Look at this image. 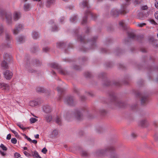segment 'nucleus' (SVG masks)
<instances>
[{
	"instance_id": "obj_1",
	"label": "nucleus",
	"mask_w": 158,
	"mask_h": 158,
	"mask_svg": "<svg viewBox=\"0 0 158 158\" xmlns=\"http://www.w3.org/2000/svg\"><path fill=\"white\" fill-rule=\"evenodd\" d=\"M84 111L82 110H76L73 114V115L76 118L80 120L82 118L84 114Z\"/></svg>"
},
{
	"instance_id": "obj_2",
	"label": "nucleus",
	"mask_w": 158,
	"mask_h": 158,
	"mask_svg": "<svg viewBox=\"0 0 158 158\" xmlns=\"http://www.w3.org/2000/svg\"><path fill=\"white\" fill-rule=\"evenodd\" d=\"M0 16L2 18H3V16H5L6 19V21L8 24H10L11 23L12 17L11 14L10 13H1Z\"/></svg>"
},
{
	"instance_id": "obj_3",
	"label": "nucleus",
	"mask_w": 158,
	"mask_h": 158,
	"mask_svg": "<svg viewBox=\"0 0 158 158\" xmlns=\"http://www.w3.org/2000/svg\"><path fill=\"white\" fill-rule=\"evenodd\" d=\"M3 74L4 77L7 80L10 79L13 76L12 73L9 70L5 71Z\"/></svg>"
},
{
	"instance_id": "obj_4",
	"label": "nucleus",
	"mask_w": 158,
	"mask_h": 158,
	"mask_svg": "<svg viewBox=\"0 0 158 158\" xmlns=\"http://www.w3.org/2000/svg\"><path fill=\"white\" fill-rule=\"evenodd\" d=\"M23 29L22 26L21 24L18 25L16 27L15 29L13 30V33L15 34H17L20 31Z\"/></svg>"
},
{
	"instance_id": "obj_5",
	"label": "nucleus",
	"mask_w": 158,
	"mask_h": 158,
	"mask_svg": "<svg viewBox=\"0 0 158 158\" xmlns=\"http://www.w3.org/2000/svg\"><path fill=\"white\" fill-rule=\"evenodd\" d=\"M44 111L46 113H48L50 112L51 109L50 107L48 105L45 106L43 107Z\"/></svg>"
},
{
	"instance_id": "obj_6",
	"label": "nucleus",
	"mask_w": 158,
	"mask_h": 158,
	"mask_svg": "<svg viewBox=\"0 0 158 158\" xmlns=\"http://www.w3.org/2000/svg\"><path fill=\"white\" fill-rule=\"evenodd\" d=\"M0 88H2L6 90H8L9 89V85L4 83H0Z\"/></svg>"
},
{
	"instance_id": "obj_7",
	"label": "nucleus",
	"mask_w": 158,
	"mask_h": 158,
	"mask_svg": "<svg viewBox=\"0 0 158 158\" xmlns=\"http://www.w3.org/2000/svg\"><path fill=\"white\" fill-rule=\"evenodd\" d=\"M32 36L34 39H37L40 36V35L36 31H33L32 33Z\"/></svg>"
},
{
	"instance_id": "obj_8",
	"label": "nucleus",
	"mask_w": 158,
	"mask_h": 158,
	"mask_svg": "<svg viewBox=\"0 0 158 158\" xmlns=\"http://www.w3.org/2000/svg\"><path fill=\"white\" fill-rule=\"evenodd\" d=\"M55 3V0H47L46 6L47 7H49L50 6L54 4Z\"/></svg>"
},
{
	"instance_id": "obj_9",
	"label": "nucleus",
	"mask_w": 158,
	"mask_h": 158,
	"mask_svg": "<svg viewBox=\"0 0 158 158\" xmlns=\"http://www.w3.org/2000/svg\"><path fill=\"white\" fill-rule=\"evenodd\" d=\"M20 14L19 12H15L14 15V18L15 20H17L20 17Z\"/></svg>"
},
{
	"instance_id": "obj_10",
	"label": "nucleus",
	"mask_w": 158,
	"mask_h": 158,
	"mask_svg": "<svg viewBox=\"0 0 158 158\" xmlns=\"http://www.w3.org/2000/svg\"><path fill=\"white\" fill-rule=\"evenodd\" d=\"M32 156L33 157L35 158H42L39 155L38 153L36 151H34V152H32Z\"/></svg>"
},
{
	"instance_id": "obj_11",
	"label": "nucleus",
	"mask_w": 158,
	"mask_h": 158,
	"mask_svg": "<svg viewBox=\"0 0 158 158\" xmlns=\"http://www.w3.org/2000/svg\"><path fill=\"white\" fill-rule=\"evenodd\" d=\"M65 102L70 105H72L73 103V99L71 98H69L65 101Z\"/></svg>"
},
{
	"instance_id": "obj_12",
	"label": "nucleus",
	"mask_w": 158,
	"mask_h": 158,
	"mask_svg": "<svg viewBox=\"0 0 158 158\" xmlns=\"http://www.w3.org/2000/svg\"><path fill=\"white\" fill-rule=\"evenodd\" d=\"M50 24L52 26H54L55 28L54 29L53 27H52V31H56L57 29V27L55 25H53V24L54 23V21L52 20L50 21Z\"/></svg>"
},
{
	"instance_id": "obj_13",
	"label": "nucleus",
	"mask_w": 158,
	"mask_h": 158,
	"mask_svg": "<svg viewBox=\"0 0 158 158\" xmlns=\"http://www.w3.org/2000/svg\"><path fill=\"white\" fill-rule=\"evenodd\" d=\"M30 106H34L38 104V102L36 101H31L30 102Z\"/></svg>"
},
{
	"instance_id": "obj_14",
	"label": "nucleus",
	"mask_w": 158,
	"mask_h": 158,
	"mask_svg": "<svg viewBox=\"0 0 158 158\" xmlns=\"http://www.w3.org/2000/svg\"><path fill=\"white\" fill-rule=\"evenodd\" d=\"M1 65V66L4 69H7L8 67L5 61H3Z\"/></svg>"
},
{
	"instance_id": "obj_15",
	"label": "nucleus",
	"mask_w": 158,
	"mask_h": 158,
	"mask_svg": "<svg viewBox=\"0 0 158 158\" xmlns=\"http://www.w3.org/2000/svg\"><path fill=\"white\" fill-rule=\"evenodd\" d=\"M30 9V6L28 4H25L24 5V9L25 11H27L29 10Z\"/></svg>"
},
{
	"instance_id": "obj_16",
	"label": "nucleus",
	"mask_w": 158,
	"mask_h": 158,
	"mask_svg": "<svg viewBox=\"0 0 158 158\" xmlns=\"http://www.w3.org/2000/svg\"><path fill=\"white\" fill-rule=\"evenodd\" d=\"M52 116L50 115H48L46 117V121L48 122H50L52 120Z\"/></svg>"
},
{
	"instance_id": "obj_17",
	"label": "nucleus",
	"mask_w": 158,
	"mask_h": 158,
	"mask_svg": "<svg viewBox=\"0 0 158 158\" xmlns=\"http://www.w3.org/2000/svg\"><path fill=\"white\" fill-rule=\"evenodd\" d=\"M36 91L39 92H44V88L41 87H38L36 88Z\"/></svg>"
},
{
	"instance_id": "obj_18",
	"label": "nucleus",
	"mask_w": 158,
	"mask_h": 158,
	"mask_svg": "<svg viewBox=\"0 0 158 158\" xmlns=\"http://www.w3.org/2000/svg\"><path fill=\"white\" fill-rule=\"evenodd\" d=\"M108 150H110V149L109 148H108L106 149L99 150L98 151V152L100 153L103 154L105 153L106 151Z\"/></svg>"
},
{
	"instance_id": "obj_19",
	"label": "nucleus",
	"mask_w": 158,
	"mask_h": 158,
	"mask_svg": "<svg viewBox=\"0 0 158 158\" xmlns=\"http://www.w3.org/2000/svg\"><path fill=\"white\" fill-rule=\"evenodd\" d=\"M81 155L82 156H86L88 155V153L85 151H82L81 152Z\"/></svg>"
},
{
	"instance_id": "obj_20",
	"label": "nucleus",
	"mask_w": 158,
	"mask_h": 158,
	"mask_svg": "<svg viewBox=\"0 0 158 158\" xmlns=\"http://www.w3.org/2000/svg\"><path fill=\"white\" fill-rule=\"evenodd\" d=\"M141 103L142 104H144L147 101V98L146 97H143L141 99Z\"/></svg>"
},
{
	"instance_id": "obj_21",
	"label": "nucleus",
	"mask_w": 158,
	"mask_h": 158,
	"mask_svg": "<svg viewBox=\"0 0 158 158\" xmlns=\"http://www.w3.org/2000/svg\"><path fill=\"white\" fill-rule=\"evenodd\" d=\"M147 121L146 120H143L141 121L140 122V124L143 126L145 123H147Z\"/></svg>"
},
{
	"instance_id": "obj_22",
	"label": "nucleus",
	"mask_w": 158,
	"mask_h": 158,
	"mask_svg": "<svg viewBox=\"0 0 158 158\" xmlns=\"http://www.w3.org/2000/svg\"><path fill=\"white\" fill-rule=\"evenodd\" d=\"M81 5L82 7H84L85 6H87V2L86 1H84L81 3Z\"/></svg>"
},
{
	"instance_id": "obj_23",
	"label": "nucleus",
	"mask_w": 158,
	"mask_h": 158,
	"mask_svg": "<svg viewBox=\"0 0 158 158\" xmlns=\"http://www.w3.org/2000/svg\"><path fill=\"white\" fill-rule=\"evenodd\" d=\"M4 31L3 27L2 25H0V35Z\"/></svg>"
},
{
	"instance_id": "obj_24",
	"label": "nucleus",
	"mask_w": 158,
	"mask_h": 158,
	"mask_svg": "<svg viewBox=\"0 0 158 158\" xmlns=\"http://www.w3.org/2000/svg\"><path fill=\"white\" fill-rule=\"evenodd\" d=\"M24 39V38L22 36H20L17 38V40L19 42L22 41Z\"/></svg>"
},
{
	"instance_id": "obj_25",
	"label": "nucleus",
	"mask_w": 158,
	"mask_h": 158,
	"mask_svg": "<svg viewBox=\"0 0 158 158\" xmlns=\"http://www.w3.org/2000/svg\"><path fill=\"white\" fill-rule=\"evenodd\" d=\"M146 25V23H139L137 24L138 26L141 27H143Z\"/></svg>"
},
{
	"instance_id": "obj_26",
	"label": "nucleus",
	"mask_w": 158,
	"mask_h": 158,
	"mask_svg": "<svg viewBox=\"0 0 158 158\" xmlns=\"http://www.w3.org/2000/svg\"><path fill=\"white\" fill-rule=\"evenodd\" d=\"M37 119L35 118H31L30 119V123H34L35 122H36L37 121Z\"/></svg>"
},
{
	"instance_id": "obj_27",
	"label": "nucleus",
	"mask_w": 158,
	"mask_h": 158,
	"mask_svg": "<svg viewBox=\"0 0 158 158\" xmlns=\"http://www.w3.org/2000/svg\"><path fill=\"white\" fill-rule=\"evenodd\" d=\"M77 17L76 16H73V17H71L70 18V20L71 22H73L74 21H75L77 19Z\"/></svg>"
},
{
	"instance_id": "obj_28",
	"label": "nucleus",
	"mask_w": 158,
	"mask_h": 158,
	"mask_svg": "<svg viewBox=\"0 0 158 158\" xmlns=\"http://www.w3.org/2000/svg\"><path fill=\"white\" fill-rule=\"evenodd\" d=\"M0 147L4 151H6L7 150V148L3 144H1L0 146Z\"/></svg>"
},
{
	"instance_id": "obj_29",
	"label": "nucleus",
	"mask_w": 158,
	"mask_h": 158,
	"mask_svg": "<svg viewBox=\"0 0 158 158\" xmlns=\"http://www.w3.org/2000/svg\"><path fill=\"white\" fill-rule=\"evenodd\" d=\"M11 143L14 144H16L17 143V141L16 138H12L11 140Z\"/></svg>"
},
{
	"instance_id": "obj_30",
	"label": "nucleus",
	"mask_w": 158,
	"mask_h": 158,
	"mask_svg": "<svg viewBox=\"0 0 158 158\" xmlns=\"http://www.w3.org/2000/svg\"><path fill=\"white\" fill-rule=\"evenodd\" d=\"M87 22V19L86 17H85L83 19L81 22V23L82 24H84L85 23Z\"/></svg>"
},
{
	"instance_id": "obj_31",
	"label": "nucleus",
	"mask_w": 158,
	"mask_h": 158,
	"mask_svg": "<svg viewBox=\"0 0 158 158\" xmlns=\"http://www.w3.org/2000/svg\"><path fill=\"white\" fill-rule=\"evenodd\" d=\"M56 122L59 124H60V123L61 120L60 118L57 117L56 119Z\"/></svg>"
},
{
	"instance_id": "obj_32",
	"label": "nucleus",
	"mask_w": 158,
	"mask_h": 158,
	"mask_svg": "<svg viewBox=\"0 0 158 158\" xmlns=\"http://www.w3.org/2000/svg\"><path fill=\"white\" fill-rule=\"evenodd\" d=\"M58 134V132L56 130H55L53 131L52 132L53 135H54L55 136H56V135H57Z\"/></svg>"
},
{
	"instance_id": "obj_33",
	"label": "nucleus",
	"mask_w": 158,
	"mask_h": 158,
	"mask_svg": "<svg viewBox=\"0 0 158 158\" xmlns=\"http://www.w3.org/2000/svg\"><path fill=\"white\" fill-rule=\"evenodd\" d=\"M14 156L15 158H18L20 157V154L18 153H15L14 154Z\"/></svg>"
},
{
	"instance_id": "obj_34",
	"label": "nucleus",
	"mask_w": 158,
	"mask_h": 158,
	"mask_svg": "<svg viewBox=\"0 0 158 158\" xmlns=\"http://www.w3.org/2000/svg\"><path fill=\"white\" fill-rule=\"evenodd\" d=\"M148 20L152 24L155 25L156 24V23L153 19Z\"/></svg>"
},
{
	"instance_id": "obj_35",
	"label": "nucleus",
	"mask_w": 158,
	"mask_h": 158,
	"mask_svg": "<svg viewBox=\"0 0 158 158\" xmlns=\"http://www.w3.org/2000/svg\"><path fill=\"white\" fill-rule=\"evenodd\" d=\"M4 57L5 59H6V60H8V57H9V55L7 54H6L4 55Z\"/></svg>"
},
{
	"instance_id": "obj_36",
	"label": "nucleus",
	"mask_w": 158,
	"mask_h": 158,
	"mask_svg": "<svg viewBox=\"0 0 158 158\" xmlns=\"http://www.w3.org/2000/svg\"><path fill=\"white\" fill-rule=\"evenodd\" d=\"M47 151V150L45 148H44L41 151L44 154L46 153Z\"/></svg>"
},
{
	"instance_id": "obj_37",
	"label": "nucleus",
	"mask_w": 158,
	"mask_h": 158,
	"mask_svg": "<svg viewBox=\"0 0 158 158\" xmlns=\"http://www.w3.org/2000/svg\"><path fill=\"white\" fill-rule=\"evenodd\" d=\"M124 24V22L123 21H121L119 22V25L122 27H123Z\"/></svg>"
},
{
	"instance_id": "obj_38",
	"label": "nucleus",
	"mask_w": 158,
	"mask_h": 158,
	"mask_svg": "<svg viewBox=\"0 0 158 158\" xmlns=\"http://www.w3.org/2000/svg\"><path fill=\"white\" fill-rule=\"evenodd\" d=\"M11 131L17 137L18 135L17 132L15 131L14 130H11Z\"/></svg>"
},
{
	"instance_id": "obj_39",
	"label": "nucleus",
	"mask_w": 158,
	"mask_h": 158,
	"mask_svg": "<svg viewBox=\"0 0 158 158\" xmlns=\"http://www.w3.org/2000/svg\"><path fill=\"white\" fill-rule=\"evenodd\" d=\"M155 18L156 19L158 20V11H156L154 14Z\"/></svg>"
},
{
	"instance_id": "obj_40",
	"label": "nucleus",
	"mask_w": 158,
	"mask_h": 158,
	"mask_svg": "<svg viewBox=\"0 0 158 158\" xmlns=\"http://www.w3.org/2000/svg\"><path fill=\"white\" fill-rule=\"evenodd\" d=\"M49 48L48 47H46L43 48V50L44 52H47L49 50Z\"/></svg>"
},
{
	"instance_id": "obj_41",
	"label": "nucleus",
	"mask_w": 158,
	"mask_h": 158,
	"mask_svg": "<svg viewBox=\"0 0 158 158\" xmlns=\"http://www.w3.org/2000/svg\"><path fill=\"white\" fill-rule=\"evenodd\" d=\"M23 135L25 136V138H26L28 141H31V138L29 137H28L27 136H26V135L25 134H23Z\"/></svg>"
},
{
	"instance_id": "obj_42",
	"label": "nucleus",
	"mask_w": 158,
	"mask_h": 158,
	"mask_svg": "<svg viewBox=\"0 0 158 158\" xmlns=\"http://www.w3.org/2000/svg\"><path fill=\"white\" fill-rule=\"evenodd\" d=\"M23 153L27 157L31 156V155L30 154L28 153L26 151H24L23 152Z\"/></svg>"
},
{
	"instance_id": "obj_43",
	"label": "nucleus",
	"mask_w": 158,
	"mask_h": 158,
	"mask_svg": "<svg viewBox=\"0 0 158 158\" xmlns=\"http://www.w3.org/2000/svg\"><path fill=\"white\" fill-rule=\"evenodd\" d=\"M131 136L132 138H135L137 136V135L135 133H132L131 135Z\"/></svg>"
},
{
	"instance_id": "obj_44",
	"label": "nucleus",
	"mask_w": 158,
	"mask_h": 158,
	"mask_svg": "<svg viewBox=\"0 0 158 158\" xmlns=\"http://www.w3.org/2000/svg\"><path fill=\"white\" fill-rule=\"evenodd\" d=\"M30 142H31V143H34V144H36L37 143V141L36 140H32L31 139V141H29Z\"/></svg>"
},
{
	"instance_id": "obj_45",
	"label": "nucleus",
	"mask_w": 158,
	"mask_h": 158,
	"mask_svg": "<svg viewBox=\"0 0 158 158\" xmlns=\"http://www.w3.org/2000/svg\"><path fill=\"white\" fill-rule=\"evenodd\" d=\"M148 8V7L147 6H144L141 7V9L143 10H146Z\"/></svg>"
},
{
	"instance_id": "obj_46",
	"label": "nucleus",
	"mask_w": 158,
	"mask_h": 158,
	"mask_svg": "<svg viewBox=\"0 0 158 158\" xmlns=\"http://www.w3.org/2000/svg\"><path fill=\"white\" fill-rule=\"evenodd\" d=\"M11 138V135L10 134H8L6 137V139H10Z\"/></svg>"
},
{
	"instance_id": "obj_47",
	"label": "nucleus",
	"mask_w": 158,
	"mask_h": 158,
	"mask_svg": "<svg viewBox=\"0 0 158 158\" xmlns=\"http://www.w3.org/2000/svg\"><path fill=\"white\" fill-rule=\"evenodd\" d=\"M62 44L61 43H59L57 44V46L58 48H60V46H62Z\"/></svg>"
},
{
	"instance_id": "obj_48",
	"label": "nucleus",
	"mask_w": 158,
	"mask_h": 158,
	"mask_svg": "<svg viewBox=\"0 0 158 158\" xmlns=\"http://www.w3.org/2000/svg\"><path fill=\"white\" fill-rule=\"evenodd\" d=\"M0 152L2 156H4L6 154V153L5 152L2 151H0Z\"/></svg>"
},
{
	"instance_id": "obj_49",
	"label": "nucleus",
	"mask_w": 158,
	"mask_h": 158,
	"mask_svg": "<svg viewBox=\"0 0 158 158\" xmlns=\"http://www.w3.org/2000/svg\"><path fill=\"white\" fill-rule=\"evenodd\" d=\"M155 6L156 8H158V2H156Z\"/></svg>"
},
{
	"instance_id": "obj_50",
	"label": "nucleus",
	"mask_w": 158,
	"mask_h": 158,
	"mask_svg": "<svg viewBox=\"0 0 158 158\" xmlns=\"http://www.w3.org/2000/svg\"><path fill=\"white\" fill-rule=\"evenodd\" d=\"M6 38L7 39H8L10 38V35L9 34H6Z\"/></svg>"
},
{
	"instance_id": "obj_51",
	"label": "nucleus",
	"mask_w": 158,
	"mask_h": 158,
	"mask_svg": "<svg viewBox=\"0 0 158 158\" xmlns=\"http://www.w3.org/2000/svg\"><path fill=\"white\" fill-rule=\"evenodd\" d=\"M22 129H24L25 128H23V126L21 125H18Z\"/></svg>"
},
{
	"instance_id": "obj_52",
	"label": "nucleus",
	"mask_w": 158,
	"mask_h": 158,
	"mask_svg": "<svg viewBox=\"0 0 158 158\" xmlns=\"http://www.w3.org/2000/svg\"><path fill=\"white\" fill-rule=\"evenodd\" d=\"M64 18L63 17H61L60 19V22H62V21L64 20Z\"/></svg>"
},
{
	"instance_id": "obj_53",
	"label": "nucleus",
	"mask_w": 158,
	"mask_h": 158,
	"mask_svg": "<svg viewBox=\"0 0 158 158\" xmlns=\"http://www.w3.org/2000/svg\"><path fill=\"white\" fill-rule=\"evenodd\" d=\"M35 138L37 139L39 137V135L38 134H37L35 135Z\"/></svg>"
},
{
	"instance_id": "obj_54",
	"label": "nucleus",
	"mask_w": 158,
	"mask_h": 158,
	"mask_svg": "<svg viewBox=\"0 0 158 158\" xmlns=\"http://www.w3.org/2000/svg\"><path fill=\"white\" fill-rule=\"evenodd\" d=\"M58 91L59 92H61V91H63V90L62 89H61V90L59 88H58Z\"/></svg>"
},
{
	"instance_id": "obj_55",
	"label": "nucleus",
	"mask_w": 158,
	"mask_h": 158,
	"mask_svg": "<svg viewBox=\"0 0 158 158\" xmlns=\"http://www.w3.org/2000/svg\"><path fill=\"white\" fill-rule=\"evenodd\" d=\"M23 149H24V150H27V147H24L23 148Z\"/></svg>"
},
{
	"instance_id": "obj_56",
	"label": "nucleus",
	"mask_w": 158,
	"mask_h": 158,
	"mask_svg": "<svg viewBox=\"0 0 158 158\" xmlns=\"http://www.w3.org/2000/svg\"><path fill=\"white\" fill-rule=\"evenodd\" d=\"M132 36H131V37L133 38L135 36V35L133 34H131Z\"/></svg>"
},
{
	"instance_id": "obj_57",
	"label": "nucleus",
	"mask_w": 158,
	"mask_h": 158,
	"mask_svg": "<svg viewBox=\"0 0 158 158\" xmlns=\"http://www.w3.org/2000/svg\"><path fill=\"white\" fill-rule=\"evenodd\" d=\"M33 0L34 1L39 2V1H40L41 0Z\"/></svg>"
},
{
	"instance_id": "obj_58",
	"label": "nucleus",
	"mask_w": 158,
	"mask_h": 158,
	"mask_svg": "<svg viewBox=\"0 0 158 158\" xmlns=\"http://www.w3.org/2000/svg\"><path fill=\"white\" fill-rule=\"evenodd\" d=\"M140 19H142V20L144 19L143 18H140Z\"/></svg>"
},
{
	"instance_id": "obj_59",
	"label": "nucleus",
	"mask_w": 158,
	"mask_h": 158,
	"mask_svg": "<svg viewBox=\"0 0 158 158\" xmlns=\"http://www.w3.org/2000/svg\"><path fill=\"white\" fill-rule=\"evenodd\" d=\"M23 1L24 2H26L27 1V0H23Z\"/></svg>"
},
{
	"instance_id": "obj_60",
	"label": "nucleus",
	"mask_w": 158,
	"mask_h": 158,
	"mask_svg": "<svg viewBox=\"0 0 158 158\" xmlns=\"http://www.w3.org/2000/svg\"><path fill=\"white\" fill-rule=\"evenodd\" d=\"M157 47H158V44H157V45L156 46Z\"/></svg>"
},
{
	"instance_id": "obj_61",
	"label": "nucleus",
	"mask_w": 158,
	"mask_h": 158,
	"mask_svg": "<svg viewBox=\"0 0 158 158\" xmlns=\"http://www.w3.org/2000/svg\"><path fill=\"white\" fill-rule=\"evenodd\" d=\"M157 37H158V34H157Z\"/></svg>"
},
{
	"instance_id": "obj_62",
	"label": "nucleus",
	"mask_w": 158,
	"mask_h": 158,
	"mask_svg": "<svg viewBox=\"0 0 158 158\" xmlns=\"http://www.w3.org/2000/svg\"><path fill=\"white\" fill-rule=\"evenodd\" d=\"M20 158H22V157H21Z\"/></svg>"
}]
</instances>
